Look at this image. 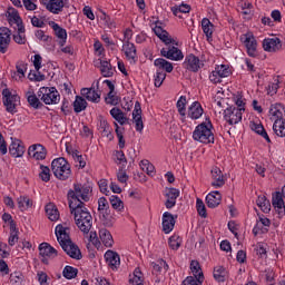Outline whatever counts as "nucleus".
Wrapping results in <instances>:
<instances>
[{
    "label": "nucleus",
    "mask_w": 285,
    "mask_h": 285,
    "mask_svg": "<svg viewBox=\"0 0 285 285\" xmlns=\"http://www.w3.org/2000/svg\"><path fill=\"white\" fill-rule=\"evenodd\" d=\"M39 255L42 264H50V259H55L59 255V252L48 243H41L39 245Z\"/></svg>",
    "instance_id": "obj_9"
},
{
    "label": "nucleus",
    "mask_w": 285,
    "mask_h": 285,
    "mask_svg": "<svg viewBox=\"0 0 285 285\" xmlns=\"http://www.w3.org/2000/svg\"><path fill=\"white\" fill-rule=\"evenodd\" d=\"M213 28H215V26L213 24V22H210L208 18H204L202 20V29L204 35L206 36L207 41H213Z\"/></svg>",
    "instance_id": "obj_38"
},
{
    "label": "nucleus",
    "mask_w": 285,
    "mask_h": 285,
    "mask_svg": "<svg viewBox=\"0 0 285 285\" xmlns=\"http://www.w3.org/2000/svg\"><path fill=\"white\" fill-rule=\"evenodd\" d=\"M256 204L263 213H271V202L266 199V196H258Z\"/></svg>",
    "instance_id": "obj_50"
},
{
    "label": "nucleus",
    "mask_w": 285,
    "mask_h": 285,
    "mask_svg": "<svg viewBox=\"0 0 285 285\" xmlns=\"http://www.w3.org/2000/svg\"><path fill=\"white\" fill-rule=\"evenodd\" d=\"M90 193L92 189L87 184H73V189L67 194L69 206H86L83 202H90Z\"/></svg>",
    "instance_id": "obj_2"
},
{
    "label": "nucleus",
    "mask_w": 285,
    "mask_h": 285,
    "mask_svg": "<svg viewBox=\"0 0 285 285\" xmlns=\"http://www.w3.org/2000/svg\"><path fill=\"white\" fill-rule=\"evenodd\" d=\"M164 81H166V72L156 70V73L154 75V86L156 88H161Z\"/></svg>",
    "instance_id": "obj_55"
},
{
    "label": "nucleus",
    "mask_w": 285,
    "mask_h": 285,
    "mask_svg": "<svg viewBox=\"0 0 285 285\" xmlns=\"http://www.w3.org/2000/svg\"><path fill=\"white\" fill-rule=\"evenodd\" d=\"M160 55L170 61H181L184 59V52H181L179 48L170 45H168L166 48H163L160 50Z\"/></svg>",
    "instance_id": "obj_15"
},
{
    "label": "nucleus",
    "mask_w": 285,
    "mask_h": 285,
    "mask_svg": "<svg viewBox=\"0 0 285 285\" xmlns=\"http://www.w3.org/2000/svg\"><path fill=\"white\" fill-rule=\"evenodd\" d=\"M17 75L13 76L16 81H22L26 79V72L28 71V65L24 61H18L16 65Z\"/></svg>",
    "instance_id": "obj_40"
},
{
    "label": "nucleus",
    "mask_w": 285,
    "mask_h": 285,
    "mask_svg": "<svg viewBox=\"0 0 285 285\" xmlns=\"http://www.w3.org/2000/svg\"><path fill=\"white\" fill-rule=\"evenodd\" d=\"M177 110L179 115H184L186 112V96H180L176 104Z\"/></svg>",
    "instance_id": "obj_62"
},
{
    "label": "nucleus",
    "mask_w": 285,
    "mask_h": 285,
    "mask_svg": "<svg viewBox=\"0 0 285 285\" xmlns=\"http://www.w3.org/2000/svg\"><path fill=\"white\" fill-rule=\"evenodd\" d=\"M179 195H180V191L177 188L171 187V188L165 189V197H166L165 207L168 210L177 206V198L179 197Z\"/></svg>",
    "instance_id": "obj_17"
},
{
    "label": "nucleus",
    "mask_w": 285,
    "mask_h": 285,
    "mask_svg": "<svg viewBox=\"0 0 285 285\" xmlns=\"http://www.w3.org/2000/svg\"><path fill=\"white\" fill-rule=\"evenodd\" d=\"M140 166L142 170H146L147 175H150L151 177L153 175H155V165L151 164L149 160H141Z\"/></svg>",
    "instance_id": "obj_61"
},
{
    "label": "nucleus",
    "mask_w": 285,
    "mask_h": 285,
    "mask_svg": "<svg viewBox=\"0 0 285 285\" xmlns=\"http://www.w3.org/2000/svg\"><path fill=\"white\" fill-rule=\"evenodd\" d=\"M132 119L136 126V131L137 132H142L144 131V120L141 119V105L139 101H136L135 104V109L132 111Z\"/></svg>",
    "instance_id": "obj_28"
},
{
    "label": "nucleus",
    "mask_w": 285,
    "mask_h": 285,
    "mask_svg": "<svg viewBox=\"0 0 285 285\" xmlns=\"http://www.w3.org/2000/svg\"><path fill=\"white\" fill-rule=\"evenodd\" d=\"M234 102L237 110H240V112H246V98H244V95L242 92H237L234 95Z\"/></svg>",
    "instance_id": "obj_47"
},
{
    "label": "nucleus",
    "mask_w": 285,
    "mask_h": 285,
    "mask_svg": "<svg viewBox=\"0 0 285 285\" xmlns=\"http://www.w3.org/2000/svg\"><path fill=\"white\" fill-rule=\"evenodd\" d=\"M171 12L175 17L181 19V14H188V12H190V6L181 3L180 6L173 7Z\"/></svg>",
    "instance_id": "obj_46"
},
{
    "label": "nucleus",
    "mask_w": 285,
    "mask_h": 285,
    "mask_svg": "<svg viewBox=\"0 0 285 285\" xmlns=\"http://www.w3.org/2000/svg\"><path fill=\"white\" fill-rule=\"evenodd\" d=\"M105 101L109 106H117V104H119V97L117 94H115V91H109L105 97Z\"/></svg>",
    "instance_id": "obj_60"
},
{
    "label": "nucleus",
    "mask_w": 285,
    "mask_h": 285,
    "mask_svg": "<svg viewBox=\"0 0 285 285\" xmlns=\"http://www.w3.org/2000/svg\"><path fill=\"white\" fill-rule=\"evenodd\" d=\"M243 115L244 111H242V109H237L235 106L227 107L224 110V119L227 124H229V126L239 124V121H242Z\"/></svg>",
    "instance_id": "obj_10"
},
{
    "label": "nucleus",
    "mask_w": 285,
    "mask_h": 285,
    "mask_svg": "<svg viewBox=\"0 0 285 285\" xmlns=\"http://www.w3.org/2000/svg\"><path fill=\"white\" fill-rule=\"evenodd\" d=\"M69 208L71 215H73L76 226L81 230V233L88 235L90 233V228H92V215L88 210V207H86V205H76L69 206Z\"/></svg>",
    "instance_id": "obj_1"
},
{
    "label": "nucleus",
    "mask_w": 285,
    "mask_h": 285,
    "mask_svg": "<svg viewBox=\"0 0 285 285\" xmlns=\"http://www.w3.org/2000/svg\"><path fill=\"white\" fill-rule=\"evenodd\" d=\"M272 205L274 208L278 210L279 217H284L285 215V204H284V196L281 191H275L272 195Z\"/></svg>",
    "instance_id": "obj_26"
},
{
    "label": "nucleus",
    "mask_w": 285,
    "mask_h": 285,
    "mask_svg": "<svg viewBox=\"0 0 285 285\" xmlns=\"http://www.w3.org/2000/svg\"><path fill=\"white\" fill-rule=\"evenodd\" d=\"M116 135L118 137V146L120 149L126 148V139H124V131H121V128L117 122H114Z\"/></svg>",
    "instance_id": "obj_57"
},
{
    "label": "nucleus",
    "mask_w": 285,
    "mask_h": 285,
    "mask_svg": "<svg viewBox=\"0 0 285 285\" xmlns=\"http://www.w3.org/2000/svg\"><path fill=\"white\" fill-rule=\"evenodd\" d=\"M51 170L57 179L60 181H66V179H70L72 175V169L70 167V163L63 157L55 158L51 161Z\"/></svg>",
    "instance_id": "obj_4"
},
{
    "label": "nucleus",
    "mask_w": 285,
    "mask_h": 285,
    "mask_svg": "<svg viewBox=\"0 0 285 285\" xmlns=\"http://www.w3.org/2000/svg\"><path fill=\"white\" fill-rule=\"evenodd\" d=\"M189 268L198 284H204V272L202 271V265L199 264V262L191 261Z\"/></svg>",
    "instance_id": "obj_32"
},
{
    "label": "nucleus",
    "mask_w": 285,
    "mask_h": 285,
    "mask_svg": "<svg viewBox=\"0 0 285 285\" xmlns=\"http://www.w3.org/2000/svg\"><path fill=\"white\" fill-rule=\"evenodd\" d=\"M183 66L189 72H197L198 70H202V68H204V62H202V60H199V57H197L193 53H189L185 57Z\"/></svg>",
    "instance_id": "obj_13"
},
{
    "label": "nucleus",
    "mask_w": 285,
    "mask_h": 285,
    "mask_svg": "<svg viewBox=\"0 0 285 285\" xmlns=\"http://www.w3.org/2000/svg\"><path fill=\"white\" fill-rule=\"evenodd\" d=\"M193 139L199 144H215V134H213V122L210 119H207L195 127Z\"/></svg>",
    "instance_id": "obj_3"
},
{
    "label": "nucleus",
    "mask_w": 285,
    "mask_h": 285,
    "mask_svg": "<svg viewBox=\"0 0 285 285\" xmlns=\"http://www.w3.org/2000/svg\"><path fill=\"white\" fill-rule=\"evenodd\" d=\"M273 130L277 137H285V119L274 121Z\"/></svg>",
    "instance_id": "obj_49"
},
{
    "label": "nucleus",
    "mask_w": 285,
    "mask_h": 285,
    "mask_svg": "<svg viewBox=\"0 0 285 285\" xmlns=\"http://www.w3.org/2000/svg\"><path fill=\"white\" fill-rule=\"evenodd\" d=\"M175 229V216L170 212L163 214V232L165 235H169Z\"/></svg>",
    "instance_id": "obj_27"
},
{
    "label": "nucleus",
    "mask_w": 285,
    "mask_h": 285,
    "mask_svg": "<svg viewBox=\"0 0 285 285\" xmlns=\"http://www.w3.org/2000/svg\"><path fill=\"white\" fill-rule=\"evenodd\" d=\"M212 173V186L214 188H223L226 184V178L224 177V173H222V169L217 166H214L210 170Z\"/></svg>",
    "instance_id": "obj_23"
},
{
    "label": "nucleus",
    "mask_w": 285,
    "mask_h": 285,
    "mask_svg": "<svg viewBox=\"0 0 285 285\" xmlns=\"http://www.w3.org/2000/svg\"><path fill=\"white\" fill-rule=\"evenodd\" d=\"M204 115V107L199 101H194L187 109V117L193 121H197V119H202Z\"/></svg>",
    "instance_id": "obj_24"
},
{
    "label": "nucleus",
    "mask_w": 285,
    "mask_h": 285,
    "mask_svg": "<svg viewBox=\"0 0 285 285\" xmlns=\"http://www.w3.org/2000/svg\"><path fill=\"white\" fill-rule=\"evenodd\" d=\"M109 202L114 210H117L118 213H121V210H124V202L121 200V198H119V196H110Z\"/></svg>",
    "instance_id": "obj_52"
},
{
    "label": "nucleus",
    "mask_w": 285,
    "mask_h": 285,
    "mask_svg": "<svg viewBox=\"0 0 285 285\" xmlns=\"http://www.w3.org/2000/svg\"><path fill=\"white\" fill-rule=\"evenodd\" d=\"M168 245L169 248H171V250H179L181 246V237H179V235L174 234L173 236L169 237Z\"/></svg>",
    "instance_id": "obj_54"
},
{
    "label": "nucleus",
    "mask_w": 285,
    "mask_h": 285,
    "mask_svg": "<svg viewBox=\"0 0 285 285\" xmlns=\"http://www.w3.org/2000/svg\"><path fill=\"white\" fill-rule=\"evenodd\" d=\"M98 210L100 212V215H102L104 219H108L110 215V204L108 203V199L106 197H100L98 199Z\"/></svg>",
    "instance_id": "obj_37"
},
{
    "label": "nucleus",
    "mask_w": 285,
    "mask_h": 285,
    "mask_svg": "<svg viewBox=\"0 0 285 285\" xmlns=\"http://www.w3.org/2000/svg\"><path fill=\"white\" fill-rule=\"evenodd\" d=\"M271 121H281L284 119L285 108L284 105L276 102L271 105L268 110Z\"/></svg>",
    "instance_id": "obj_19"
},
{
    "label": "nucleus",
    "mask_w": 285,
    "mask_h": 285,
    "mask_svg": "<svg viewBox=\"0 0 285 285\" xmlns=\"http://www.w3.org/2000/svg\"><path fill=\"white\" fill-rule=\"evenodd\" d=\"M55 233L60 246H62L63 244H70V242H72V239H70L69 227H65L63 225H57Z\"/></svg>",
    "instance_id": "obj_20"
},
{
    "label": "nucleus",
    "mask_w": 285,
    "mask_h": 285,
    "mask_svg": "<svg viewBox=\"0 0 285 285\" xmlns=\"http://www.w3.org/2000/svg\"><path fill=\"white\" fill-rule=\"evenodd\" d=\"M12 41V31L8 27H0V55H6Z\"/></svg>",
    "instance_id": "obj_12"
},
{
    "label": "nucleus",
    "mask_w": 285,
    "mask_h": 285,
    "mask_svg": "<svg viewBox=\"0 0 285 285\" xmlns=\"http://www.w3.org/2000/svg\"><path fill=\"white\" fill-rule=\"evenodd\" d=\"M46 213L50 222H57L59 219V209L52 204L46 206Z\"/></svg>",
    "instance_id": "obj_48"
},
{
    "label": "nucleus",
    "mask_w": 285,
    "mask_h": 285,
    "mask_svg": "<svg viewBox=\"0 0 285 285\" xmlns=\"http://www.w3.org/2000/svg\"><path fill=\"white\" fill-rule=\"evenodd\" d=\"M277 90H279V79L278 78L274 79L273 82H269V85L267 87V95H269V97H275V95H277Z\"/></svg>",
    "instance_id": "obj_59"
},
{
    "label": "nucleus",
    "mask_w": 285,
    "mask_h": 285,
    "mask_svg": "<svg viewBox=\"0 0 285 285\" xmlns=\"http://www.w3.org/2000/svg\"><path fill=\"white\" fill-rule=\"evenodd\" d=\"M60 246L62 250H65L66 254L71 257V259H81V249H79V246L72 243V240H70L69 243H65Z\"/></svg>",
    "instance_id": "obj_25"
},
{
    "label": "nucleus",
    "mask_w": 285,
    "mask_h": 285,
    "mask_svg": "<svg viewBox=\"0 0 285 285\" xmlns=\"http://www.w3.org/2000/svg\"><path fill=\"white\" fill-rule=\"evenodd\" d=\"M100 75L102 77H112L115 75V67L108 60H100Z\"/></svg>",
    "instance_id": "obj_39"
},
{
    "label": "nucleus",
    "mask_w": 285,
    "mask_h": 285,
    "mask_svg": "<svg viewBox=\"0 0 285 285\" xmlns=\"http://www.w3.org/2000/svg\"><path fill=\"white\" fill-rule=\"evenodd\" d=\"M86 108H88V102L86 101V99H83V97H81V96H76V99L73 101L75 112H77V114L83 112V110H86Z\"/></svg>",
    "instance_id": "obj_45"
},
{
    "label": "nucleus",
    "mask_w": 285,
    "mask_h": 285,
    "mask_svg": "<svg viewBox=\"0 0 285 285\" xmlns=\"http://www.w3.org/2000/svg\"><path fill=\"white\" fill-rule=\"evenodd\" d=\"M28 155L31 159H36V161H43L48 157V149L41 144H33L29 146Z\"/></svg>",
    "instance_id": "obj_11"
},
{
    "label": "nucleus",
    "mask_w": 285,
    "mask_h": 285,
    "mask_svg": "<svg viewBox=\"0 0 285 285\" xmlns=\"http://www.w3.org/2000/svg\"><path fill=\"white\" fill-rule=\"evenodd\" d=\"M50 26L55 31L56 37H58V39L66 43V40L68 39V31H66V29L61 28V26H59V23L55 21H52Z\"/></svg>",
    "instance_id": "obj_41"
},
{
    "label": "nucleus",
    "mask_w": 285,
    "mask_h": 285,
    "mask_svg": "<svg viewBox=\"0 0 285 285\" xmlns=\"http://www.w3.org/2000/svg\"><path fill=\"white\" fill-rule=\"evenodd\" d=\"M18 208L23 213L28 208H32V199L28 196H20L17 198Z\"/></svg>",
    "instance_id": "obj_44"
},
{
    "label": "nucleus",
    "mask_w": 285,
    "mask_h": 285,
    "mask_svg": "<svg viewBox=\"0 0 285 285\" xmlns=\"http://www.w3.org/2000/svg\"><path fill=\"white\" fill-rule=\"evenodd\" d=\"M240 41L245 47L248 57H252V59H256L258 43L257 38H255V35H253V32H246L240 36Z\"/></svg>",
    "instance_id": "obj_7"
},
{
    "label": "nucleus",
    "mask_w": 285,
    "mask_h": 285,
    "mask_svg": "<svg viewBox=\"0 0 285 285\" xmlns=\"http://www.w3.org/2000/svg\"><path fill=\"white\" fill-rule=\"evenodd\" d=\"M213 275L216 282H226V268L224 266L215 267Z\"/></svg>",
    "instance_id": "obj_53"
},
{
    "label": "nucleus",
    "mask_w": 285,
    "mask_h": 285,
    "mask_svg": "<svg viewBox=\"0 0 285 285\" xmlns=\"http://www.w3.org/2000/svg\"><path fill=\"white\" fill-rule=\"evenodd\" d=\"M268 233V228L267 227H264V225H262L261 223H256V225L254 226L253 228V234L255 235V237H257V235H264Z\"/></svg>",
    "instance_id": "obj_63"
},
{
    "label": "nucleus",
    "mask_w": 285,
    "mask_h": 285,
    "mask_svg": "<svg viewBox=\"0 0 285 285\" xmlns=\"http://www.w3.org/2000/svg\"><path fill=\"white\" fill-rule=\"evenodd\" d=\"M17 32L13 35V41L19 46L26 43V26H20L16 28Z\"/></svg>",
    "instance_id": "obj_42"
},
{
    "label": "nucleus",
    "mask_w": 285,
    "mask_h": 285,
    "mask_svg": "<svg viewBox=\"0 0 285 285\" xmlns=\"http://www.w3.org/2000/svg\"><path fill=\"white\" fill-rule=\"evenodd\" d=\"M130 285H144V273H141V268L136 267L134 269L132 277L129 278Z\"/></svg>",
    "instance_id": "obj_43"
},
{
    "label": "nucleus",
    "mask_w": 285,
    "mask_h": 285,
    "mask_svg": "<svg viewBox=\"0 0 285 285\" xmlns=\"http://www.w3.org/2000/svg\"><path fill=\"white\" fill-rule=\"evenodd\" d=\"M10 282L12 285H21L23 282V275H21L19 272H14L10 275Z\"/></svg>",
    "instance_id": "obj_64"
},
{
    "label": "nucleus",
    "mask_w": 285,
    "mask_h": 285,
    "mask_svg": "<svg viewBox=\"0 0 285 285\" xmlns=\"http://www.w3.org/2000/svg\"><path fill=\"white\" fill-rule=\"evenodd\" d=\"M122 52L131 66H135L139 60V57L137 56V46L130 41H124Z\"/></svg>",
    "instance_id": "obj_14"
},
{
    "label": "nucleus",
    "mask_w": 285,
    "mask_h": 285,
    "mask_svg": "<svg viewBox=\"0 0 285 285\" xmlns=\"http://www.w3.org/2000/svg\"><path fill=\"white\" fill-rule=\"evenodd\" d=\"M80 95H82L87 101H92V104H99V101H101V96L95 88H82Z\"/></svg>",
    "instance_id": "obj_31"
},
{
    "label": "nucleus",
    "mask_w": 285,
    "mask_h": 285,
    "mask_svg": "<svg viewBox=\"0 0 285 285\" xmlns=\"http://www.w3.org/2000/svg\"><path fill=\"white\" fill-rule=\"evenodd\" d=\"M206 204L208 208H217L222 204V194L217 190L209 193L206 196Z\"/></svg>",
    "instance_id": "obj_33"
},
{
    "label": "nucleus",
    "mask_w": 285,
    "mask_h": 285,
    "mask_svg": "<svg viewBox=\"0 0 285 285\" xmlns=\"http://www.w3.org/2000/svg\"><path fill=\"white\" fill-rule=\"evenodd\" d=\"M105 259L107 266L111 268V271H118L119 266H121V257L117 254V252L107 250L105 253Z\"/></svg>",
    "instance_id": "obj_22"
},
{
    "label": "nucleus",
    "mask_w": 285,
    "mask_h": 285,
    "mask_svg": "<svg viewBox=\"0 0 285 285\" xmlns=\"http://www.w3.org/2000/svg\"><path fill=\"white\" fill-rule=\"evenodd\" d=\"M9 154L14 158L23 157V155H26V146L23 145V141L17 138H11Z\"/></svg>",
    "instance_id": "obj_18"
},
{
    "label": "nucleus",
    "mask_w": 285,
    "mask_h": 285,
    "mask_svg": "<svg viewBox=\"0 0 285 285\" xmlns=\"http://www.w3.org/2000/svg\"><path fill=\"white\" fill-rule=\"evenodd\" d=\"M65 6L63 0H49V3H47V10L52 14H59V12H63Z\"/></svg>",
    "instance_id": "obj_36"
},
{
    "label": "nucleus",
    "mask_w": 285,
    "mask_h": 285,
    "mask_svg": "<svg viewBox=\"0 0 285 285\" xmlns=\"http://www.w3.org/2000/svg\"><path fill=\"white\" fill-rule=\"evenodd\" d=\"M19 101V96L12 94L10 89H3L2 91V102L6 107L7 112L14 115L17 112V102Z\"/></svg>",
    "instance_id": "obj_8"
},
{
    "label": "nucleus",
    "mask_w": 285,
    "mask_h": 285,
    "mask_svg": "<svg viewBox=\"0 0 285 285\" xmlns=\"http://www.w3.org/2000/svg\"><path fill=\"white\" fill-rule=\"evenodd\" d=\"M38 97L46 106H55L61 101V95L56 87H41L38 92Z\"/></svg>",
    "instance_id": "obj_5"
},
{
    "label": "nucleus",
    "mask_w": 285,
    "mask_h": 285,
    "mask_svg": "<svg viewBox=\"0 0 285 285\" xmlns=\"http://www.w3.org/2000/svg\"><path fill=\"white\" fill-rule=\"evenodd\" d=\"M26 98L29 106L35 110H40V108H43V102L39 100V97L35 95V91H27Z\"/></svg>",
    "instance_id": "obj_34"
},
{
    "label": "nucleus",
    "mask_w": 285,
    "mask_h": 285,
    "mask_svg": "<svg viewBox=\"0 0 285 285\" xmlns=\"http://www.w3.org/2000/svg\"><path fill=\"white\" fill-rule=\"evenodd\" d=\"M196 210L200 217H204V219L208 217V213L206 212V205L204 204V200H202V198L196 199Z\"/></svg>",
    "instance_id": "obj_58"
},
{
    "label": "nucleus",
    "mask_w": 285,
    "mask_h": 285,
    "mask_svg": "<svg viewBox=\"0 0 285 285\" xmlns=\"http://www.w3.org/2000/svg\"><path fill=\"white\" fill-rule=\"evenodd\" d=\"M262 46L265 52H279L282 40L278 37L264 38Z\"/></svg>",
    "instance_id": "obj_16"
},
{
    "label": "nucleus",
    "mask_w": 285,
    "mask_h": 285,
    "mask_svg": "<svg viewBox=\"0 0 285 285\" xmlns=\"http://www.w3.org/2000/svg\"><path fill=\"white\" fill-rule=\"evenodd\" d=\"M99 237L106 248H112V244H115V239H112V234L110 230L106 228L99 229Z\"/></svg>",
    "instance_id": "obj_35"
},
{
    "label": "nucleus",
    "mask_w": 285,
    "mask_h": 285,
    "mask_svg": "<svg viewBox=\"0 0 285 285\" xmlns=\"http://www.w3.org/2000/svg\"><path fill=\"white\" fill-rule=\"evenodd\" d=\"M154 66L155 68H157L156 70H159L160 72H173V70H175V67L173 66V62L164 59V58H157L155 61H154Z\"/></svg>",
    "instance_id": "obj_30"
},
{
    "label": "nucleus",
    "mask_w": 285,
    "mask_h": 285,
    "mask_svg": "<svg viewBox=\"0 0 285 285\" xmlns=\"http://www.w3.org/2000/svg\"><path fill=\"white\" fill-rule=\"evenodd\" d=\"M79 273V269H77L76 267H72L70 265L65 266L63 271H62V276L65 277V279H75V277H77Z\"/></svg>",
    "instance_id": "obj_51"
},
{
    "label": "nucleus",
    "mask_w": 285,
    "mask_h": 285,
    "mask_svg": "<svg viewBox=\"0 0 285 285\" xmlns=\"http://www.w3.org/2000/svg\"><path fill=\"white\" fill-rule=\"evenodd\" d=\"M50 177H51L50 167L40 165L39 178L41 179V181H45L46 184H48V181H50Z\"/></svg>",
    "instance_id": "obj_56"
},
{
    "label": "nucleus",
    "mask_w": 285,
    "mask_h": 285,
    "mask_svg": "<svg viewBox=\"0 0 285 285\" xmlns=\"http://www.w3.org/2000/svg\"><path fill=\"white\" fill-rule=\"evenodd\" d=\"M7 20L9 26L13 27L14 29L21 28L23 26V20L21 19V16H19V11L14 8H9L7 10Z\"/></svg>",
    "instance_id": "obj_21"
},
{
    "label": "nucleus",
    "mask_w": 285,
    "mask_h": 285,
    "mask_svg": "<svg viewBox=\"0 0 285 285\" xmlns=\"http://www.w3.org/2000/svg\"><path fill=\"white\" fill-rule=\"evenodd\" d=\"M109 115L115 119L116 124L120 126H126L128 124V117L119 107H114L110 109Z\"/></svg>",
    "instance_id": "obj_29"
},
{
    "label": "nucleus",
    "mask_w": 285,
    "mask_h": 285,
    "mask_svg": "<svg viewBox=\"0 0 285 285\" xmlns=\"http://www.w3.org/2000/svg\"><path fill=\"white\" fill-rule=\"evenodd\" d=\"M233 75V68L230 65H215L214 70L208 75L210 83L217 86L222 83L223 79H226Z\"/></svg>",
    "instance_id": "obj_6"
}]
</instances>
